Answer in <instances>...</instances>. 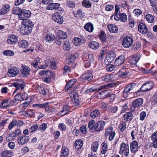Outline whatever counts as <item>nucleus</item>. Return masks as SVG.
Instances as JSON below:
<instances>
[{
    "label": "nucleus",
    "mask_w": 157,
    "mask_h": 157,
    "mask_svg": "<svg viewBox=\"0 0 157 157\" xmlns=\"http://www.w3.org/2000/svg\"><path fill=\"white\" fill-rule=\"evenodd\" d=\"M33 25V22L29 20L23 21L21 26L19 27L20 32L22 35H28L31 32Z\"/></svg>",
    "instance_id": "nucleus-1"
},
{
    "label": "nucleus",
    "mask_w": 157,
    "mask_h": 157,
    "mask_svg": "<svg viewBox=\"0 0 157 157\" xmlns=\"http://www.w3.org/2000/svg\"><path fill=\"white\" fill-rule=\"evenodd\" d=\"M137 88V86L136 83H130L126 85L124 90V93L128 94V93H134L136 91Z\"/></svg>",
    "instance_id": "nucleus-2"
},
{
    "label": "nucleus",
    "mask_w": 157,
    "mask_h": 157,
    "mask_svg": "<svg viewBox=\"0 0 157 157\" xmlns=\"http://www.w3.org/2000/svg\"><path fill=\"white\" fill-rule=\"evenodd\" d=\"M86 56L83 58L85 63V66L87 68L90 66L91 63L94 61L93 55L92 54H86Z\"/></svg>",
    "instance_id": "nucleus-3"
},
{
    "label": "nucleus",
    "mask_w": 157,
    "mask_h": 157,
    "mask_svg": "<svg viewBox=\"0 0 157 157\" xmlns=\"http://www.w3.org/2000/svg\"><path fill=\"white\" fill-rule=\"evenodd\" d=\"M129 147L128 144L122 143L120 146L119 153L125 156H128L129 153Z\"/></svg>",
    "instance_id": "nucleus-4"
},
{
    "label": "nucleus",
    "mask_w": 157,
    "mask_h": 157,
    "mask_svg": "<svg viewBox=\"0 0 157 157\" xmlns=\"http://www.w3.org/2000/svg\"><path fill=\"white\" fill-rule=\"evenodd\" d=\"M133 42L132 38L130 36H126L124 38L122 42V45L123 47L127 48H129Z\"/></svg>",
    "instance_id": "nucleus-5"
},
{
    "label": "nucleus",
    "mask_w": 157,
    "mask_h": 157,
    "mask_svg": "<svg viewBox=\"0 0 157 157\" xmlns=\"http://www.w3.org/2000/svg\"><path fill=\"white\" fill-rule=\"evenodd\" d=\"M153 85L154 84L152 81H147L142 85L140 90L141 91L149 90L152 89Z\"/></svg>",
    "instance_id": "nucleus-6"
},
{
    "label": "nucleus",
    "mask_w": 157,
    "mask_h": 157,
    "mask_svg": "<svg viewBox=\"0 0 157 157\" xmlns=\"http://www.w3.org/2000/svg\"><path fill=\"white\" fill-rule=\"evenodd\" d=\"M31 14V12L29 10H22L21 11L18 18L19 19L21 20H26L30 17Z\"/></svg>",
    "instance_id": "nucleus-7"
},
{
    "label": "nucleus",
    "mask_w": 157,
    "mask_h": 157,
    "mask_svg": "<svg viewBox=\"0 0 157 157\" xmlns=\"http://www.w3.org/2000/svg\"><path fill=\"white\" fill-rule=\"evenodd\" d=\"M30 71V69L26 66H22L20 68L21 75L24 77H28L29 75Z\"/></svg>",
    "instance_id": "nucleus-8"
},
{
    "label": "nucleus",
    "mask_w": 157,
    "mask_h": 157,
    "mask_svg": "<svg viewBox=\"0 0 157 157\" xmlns=\"http://www.w3.org/2000/svg\"><path fill=\"white\" fill-rule=\"evenodd\" d=\"M82 80L85 82H90L93 78V75L91 72H88L82 74L81 77Z\"/></svg>",
    "instance_id": "nucleus-9"
},
{
    "label": "nucleus",
    "mask_w": 157,
    "mask_h": 157,
    "mask_svg": "<svg viewBox=\"0 0 157 157\" xmlns=\"http://www.w3.org/2000/svg\"><path fill=\"white\" fill-rule=\"evenodd\" d=\"M105 125V122L104 121H100L95 124L94 129L96 131H101L103 129Z\"/></svg>",
    "instance_id": "nucleus-10"
},
{
    "label": "nucleus",
    "mask_w": 157,
    "mask_h": 157,
    "mask_svg": "<svg viewBox=\"0 0 157 157\" xmlns=\"http://www.w3.org/2000/svg\"><path fill=\"white\" fill-rule=\"evenodd\" d=\"M19 72V68L14 67L9 69L8 71V75L10 77H14L17 75Z\"/></svg>",
    "instance_id": "nucleus-11"
},
{
    "label": "nucleus",
    "mask_w": 157,
    "mask_h": 157,
    "mask_svg": "<svg viewBox=\"0 0 157 157\" xmlns=\"http://www.w3.org/2000/svg\"><path fill=\"white\" fill-rule=\"evenodd\" d=\"M105 134L106 136H109V140L112 141L113 139L115 136V132L113 131V128L109 127L105 131Z\"/></svg>",
    "instance_id": "nucleus-12"
},
{
    "label": "nucleus",
    "mask_w": 157,
    "mask_h": 157,
    "mask_svg": "<svg viewBox=\"0 0 157 157\" xmlns=\"http://www.w3.org/2000/svg\"><path fill=\"white\" fill-rule=\"evenodd\" d=\"M25 85V83L23 81H20L18 82H14L13 86L16 87V90L14 93L15 92L19 90H22L24 89Z\"/></svg>",
    "instance_id": "nucleus-13"
},
{
    "label": "nucleus",
    "mask_w": 157,
    "mask_h": 157,
    "mask_svg": "<svg viewBox=\"0 0 157 157\" xmlns=\"http://www.w3.org/2000/svg\"><path fill=\"white\" fill-rule=\"evenodd\" d=\"M18 40V37L15 35H11L8 37L7 42L9 44H15Z\"/></svg>",
    "instance_id": "nucleus-14"
},
{
    "label": "nucleus",
    "mask_w": 157,
    "mask_h": 157,
    "mask_svg": "<svg viewBox=\"0 0 157 157\" xmlns=\"http://www.w3.org/2000/svg\"><path fill=\"white\" fill-rule=\"evenodd\" d=\"M138 29L139 31L143 34H146L147 32L146 26L143 23H140L138 26Z\"/></svg>",
    "instance_id": "nucleus-15"
},
{
    "label": "nucleus",
    "mask_w": 157,
    "mask_h": 157,
    "mask_svg": "<svg viewBox=\"0 0 157 157\" xmlns=\"http://www.w3.org/2000/svg\"><path fill=\"white\" fill-rule=\"evenodd\" d=\"M22 122L21 121L13 120L10 123L8 126V129L10 130L17 125V127L20 126L22 125Z\"/></svg>",
    "instance_id": "nucleus-16"
},
{
    "label": "nucleus",
    "mask_w": 157,
    "mask_h": 157,
    "mask_svg": "<svg viewBox=\"0 0 157 157\" xmlns=\"http://www.w3.org/2000/svg\"><path fill=\"white\" fill-rule=\"evenodd\" d=\"M29 140V138L28 136H23L18 138L17 141L20 144H23L27 143Z\"/></svg>",
    "instance_id": "nucleus-17"
},
{
    "label": "nucleus",
    "mask_w": 157,
    "mask_h": 157,
    "mask_svg": "<svg viewBox=\"0 0 157 157\" xmlns=\"http://www.w3.org/2000/svg\"><path fill=\"white\" fill-rule=\"evenodd\" d=\"M125 60V57L124 55H122L117 58L115 61L116 66H118L121 65L123 63Z\"/></svg>",
    "instance_id": "nucleus-18"
},
{
    "label": "nucleus",
    "mask_w": 157,
    "mask_h": 157,
    "mask_svg": "<svg viewBox=\"0 0 157 157\" xmlns=\"http://www.w3.org/2000/svg\"><path fill=\"white\" fill-rule=\"evenodd\" d=\"M10 8V6L8 4H5L2 6L0 10V15H3L8 12Z\"/></svg>",
    "instance_id": "nucleus-19"
},
{
    "label": "nucleus",
    "mask_w": 157,
    "mask_h": 157,
    "mask_svg": "<svg viewBox=\"0 0 157 157\" xmlns=\"http://www.w3.org/2000/svg\"><path fill=\"white\" fill-rule=\"evenodd\" d=\"M52 19L54 21L60 24H62L63 21L62 17L58 13H56L53 16Z\"/></svg>",
    "instance_id": "nucleus-20"
},
{
    "label": "nucleus",
    "mask_w": 157,
    "mask_h": 157,
    "mask_svg": "<svg viewBox=\"0 0 157 157\" xmlns=\"http://www.w3.org/2000/svg\"><path fill=\"white\" fill-rule=\"evenodd\" d=\"M110 94V92L107 90H105L100 92L97 94L98 97L101 98H104L105 97H109Z\"/></svg>",
    "instance_id": "nucleus-21"
},
{
    "label": "nucleus",
    "mask_w": 157,
    "mask_h": 157,
    "mask_svg": "<svg viewBox=\"0 0 157 157\" xmlns=\"http://www.w3.org/2000/svg\"><path fill=\"white\" fill-rule=\"evenodd\" d=\"M114 54H108L105 60V62L107 64L112 63L114 59Z\"/></svg>",
    "instance_id": "nucleus-22"
},
{
    "label": "nucleus",
    "mask_w": 157,
    "mask_h": 157,
    "mask_svg": "<svg viewBox=\"0 0 157 157\" xmlns=\"http://www.w3.org/2000/svg\"><path fill=\"white\" fill-rule=\"evenodd\" d=\"M138 143L136 141H132L130 144V148L132 152H136L138 150Z\"/></svg>",
    "instance_id": "nucleus-23"
},
{
    "label": "nucleus",
    "mask_w": 157,
    "mask_h": 157,
    "mask_svg": "<svg viewBox=\"0 0 157 157\" xmlns=\"http://www.w3.org/2000/svg\"><path fill=\"white\" fill-rule=\"evenodd\" d=\"M143 102L142 98H138L132 102V106L134 108L138 107L142 105Z\"/></svg>",
    "instance_id": "nucleus-24"
},
{
    "label": "nucleus",
    "mask_w": 157,
    "mask_h": 157,
    "mask_svg": "<svg viewBox=\"0 0 157 157\" xmlns=\"http://www.w3.org/2000/svg\"><path fill=\"white\" fill-rule=\"evenodd\" d=\"M69 153L68 148L66 147H63L61 151L60 157H67Z\"/></svg>",
    "instance_id": "nucleus-25"
},
{
    "label": "nucleus",
    "mask_w": 157,
    "mask_h": 157,
    "mask_svg": "<svg viewBox=\"0 0 157 157\" xmlns=\"http://www.w3.org/2000/svg\"><path fill=\"white\" fill-rule=\"evenodd\" d=\"M108 29L109 31L113 33H117L118 32L117 26L114 25L109 24L108 25Z\"/></svg>",
    "instance_id": "nucleus-26"
},
{
    "label": "nucleus",
    "mask_w": 157,
    "mask_h": 157,
    "mask_svg": "<svg viewBox=\"0 0 157 157\" xmlns=\"http://www.w3.org/2000/svg\"><path fill=\"white\" fill-rule=\"evenodd\" d=\"M77 80L76 79H73L70 80L67 82L65 87V89L66 90L71 87L76 82Z\"/></svg>",
    "instance_id": "nucleus-27"
},
{
    "label": "nucleus",
    "mask_w": 157,
    "mask_h": 157,
    "mask_svg": "<svg viewBox=\"0 0 157 157\" xmlns=\"http://www.w3.org/2000/svg\"><path fill=\"white\" fill-rule=\"evenodd\" d=\"M133 118V114L131 112H127L124 115V119L127 121H130Z\"/></svg>",
    "instance_id": "nucleus-28"
},
{
    "label": "nucleus",
    "mask_w": 157,
    "mask_h": 157,
    "mask_svg": "<svg viewBox=\"0 0 157 157\" xmlns=\"http://www.w3.org/2000/svg\"><path fill=\"white\" fill-rule=\"evenodd\" d=\"M60 4L58 3H50L47 7V9L52 10L54 9H57L59 7Z\"/></svg>",
    "instance_id": "nucleus-29"
},
{
    "label": "nucleus",
    "mask_w": 157,
    "mask_h": 157,
    "mask_svg": "<svg viewBox=\"0 0 157 157\" xmlns=\"http://www.w3.org/2000/svg\"><path fill=\"white\" fill-rule=\"evenodd\" d=\"M100 114L99 110L96 109L91 112L90 114V116L92 118H94L99 116Z\"/></svg>",
    "instance_id": "nucleus-30"
},
{
    "label": "nucleus",
    "mask_w": 157,
    "mask_h": 157,
    "mask_svg": "<svg viewBox=\"0 0 157 157\" xmlns=\"http://www.w3.org/2000/svg\"><path fill=\"white\" fill-rule=\"evenodd\" d=\"M89 47L94 49H98L99 47V44L98 42L94 41H91L89 45Z\"/></svg>",
    "instance_id": "nucleus-31"
},
{
    "label": "nucleus",
    "mask_w": 157,
    "mask_h": 157,
    "mask_svg": "<svg viewBox=\"0 0 157 157\" xmlns=\"http://www.w3.org/2000/svg\"><path fill=\"white\" fill-rule=\"evenodd\" d=\"M38 89L39 93L44 95H46L49 92V90L48 89H44L42 86H39L38 87Z\"/></svg>",
    "instance_id": "nucleus-32"
},
{
    "label": "nucleus",
    "mask_w": 157,
    "mask_h": 157,
    "mask_svg": "<svg viewBox=\"0 0 157 157\" xmlns=\"http://www.w3.org/2000/svg\"><path fill=\"white\" fill-rule=\"evenodd\" d=\"M83 145V142L81 140H79L76 141L74 144V145L75 148L78 149H80Z\"/></svg>",
    "instance_id": "nucleus-33"
},
{
    "label": "nucleus",
    "mask_w": 157,
    "mask_h": 157,
    "mask_svg": "<svg viewBox=\"0 0 157 157\" xmlns=\"http://www.w3.org/2000/svg\"><path fill=\"white\" fill-rule=\"evenodd\" d=\"M18 46L21 48H27L28 46V42L25 40H21L18 42Z\"/></svg>",
    "instance_id": "nucleus-34"
},
{
    "label": "nucleus",
    "mask_w": 157,
    "mask_h": 157,
    "mask_svg": "<svg viewBox=\"0 0 157 157\" xmlns=\"http://www.w3.org/2000/svg\"><path fill=\"white\" fill-rule=\"evenodd\" d=\"M58 36L60 39H64L67 38V35L66 32L59 30L58 33Z\"/></svg>",
    "instance_id": "nucleus-35"
},
{
    "label": "nucleus",
    "mask_w": 157,
    "mask_h": 157,
    "mask_svg": "<svg viewBox=\"0 0 157 157\" xmlns=\"http://www.w3.org/2000/svg\"><path fill=\"white\" fill-rule=\"evenodd\" d=\"M84 28L87 31L89 32H92L94 29L93 25L90 23H88L85 25Z\"/></svg>",
    "instance_id": "nucleus-36"
},
{
    "label": "nucleus",
    "mask_w": 157,
    "mask_h": 157,
    "mask_svg": "<svg viewBox=\"0 0 157 157\" xmlns=\"http://www.w3.org/2000/svg\"><path fill=\"white\" fill-rule=\"evenodd\" d=\"M70 110L69 107L67 105H65L63 108V110L61 111V113H62L61 116H64L68 113V112Z\"/></svg>",
    "instance_id": "nucleus-37"
},
{
    "label": "nucleus",
    "mask_w": 157,
    "mask_h": 157,
    "mask_svg": "<svg viewBox=\"0 0 157 157\" xmlns=\"http://www.w3.org/2000/svg\"><path fill=\"white\" fill-rule=\"evenodd\" d=\"M13 155V152L12 151L6 150L3 152L1 156L2 157H11Z\"/></svg>",
    "instance_id": "nucleus-38"
},
{
    "label": "nucleus",
    "mask_w": 157,
    "mask_h": 157,
    "mask_svg": "<svg viewBox=\"0 0 157 157\" xmlns=\"http://www.w3.org/2000/svg\"><path fill=\"white\" fill-rule=\"evenodd\" d=\"M55 39L54 35L51 34H48L47 35L46 37V40L47 42L50 43L52 42Z\"/></svg>",
    "instance_id": "nucleus-39"
},
{
    "label": "nucleus",
    "mask_w": 157,
    "mask_h": 157,
    "mask_svg": "<svg viewBox=\"0 0 157 157\" xmlns=\"http://www.w3.org/2000/svg\"><path fill=\"white\" fill-rule=\"evenodd\" d=\"M99 146V143L98 141L95 142L91 144V148L92 150L95 152L97 150Z\"/></svg>",
    "instance_id": "nucleus-40"
},
{
    "label": "nucleus",
    "mask_w": 157,
    "mask_h": 157,
    "mask_svg": "<svg viewBox=\"0 0 157 157\" xmlns=\"http://www.w3.org/2000/svg\"><path fill=\"white\" fill-rule=\"evenodd\" d=\"M49 104V102H46L42 104H37L33 105L34 107L40 108H44L47 106Z\"/></svg>",
    "instance_id": "nucleus-41"
},
{
    "label": "nucleus",
    "mask_w": 157,
    "mask_h": 157,
    "mask_svg": "<svg viewBox=\"0 0 157 157\" xmlns=\"http://www.w3.org/2000/svg\"><path fill=\"white\" fill-rule=\"evenodd\" d=\"M99 38L102 43H105V44H107V40L106 34L104 32H101V35L99 36Z\"/></svg>",
    "instance_id": "nucleus-42"
},
{
    "label": "nucleus",
    "mask_w": 157,
    "mask_h": 157,
    "mask_svg": "<svg viewBox=\"0 0 157 157\" xmlns=\"http://www.w3.org/2000/svg\"><path fill=\"white\" fill-rule=\"evenodd\" d=\"M47 127V124L46 123H42L39 126L38 130L41 132H43L45 131Z\"/></svg>",
    "instance_id": "nucleus-43"
},
{
    "label": "nucleus",
    "mask_w": 157,
    "mask_h": 157,
    "mask_svg": "<svg viewBox=\"0 0 157 157\" xmlns=\"http://www.w3.org/2000/svg\"><path fill=\"white\" fill-rule=\"evenodd\" d=\"M101 146V151L102 154H104L106 153L108 148L107 144L106 143L103 142Z\"/></svg>",
    "instance_id": "nucleus-44"
},
{
    "label": "nucleus",
    "mask_w": 157,
    "mask_h": 157,
    "mask_svg": "<svg viewBox=\"0 0 157 157\" xmlns=\"http://www.w3.org/2000/svg\"><path fill=\"white\" fill-rule=\"evenodd\" d=\"M82 5L86 8H90L91 6V3L89 0H84L82 2Z\"/></svg>",
    "instance_id": "nucleus-45"
},
{
    "label": "nucleus",
    "mask_w": 157,
    "mask_h": 157,
    "mask_svg": "<svg viewBox=\"0 0 157 157\" xmlns=\"http://www.w3.org/2000/svg\"><path fill=\"white\" fill-rule=\"evenodd\" d=\"M141 46V43L140 41H137L136 44H134L132 47V50L134 51L138 50L140 48Z\"/></svg>",
    "instance_id": "nucleus-46"
},
{
    "label": "nucleus",
    "mask_w": 157,
    "mask_h": 157,
    "mask_svg": "<svg viewBox=\"0 0 157 157\" xmlns=\"http://www.w3.org/2000/svg\"><path fill=\"white\" fill-rule=\"evenodd\" d=\"M52 72L50 71L42 70L39 72V74L41 76L45 75L47 76H51L52 75Z\"/></svg>",
    "instance_id": "nucleus-47"
},
{
    "label": "nucleus",
    "mask_w": 157,
    "mask_h": 157,
    "mask_svg": "<svg viewBox=\"0 0 157 157\" xmlns=\"http://www.w3.org/2000/svg\"><path fill=\"white\" fill-rule=\"evenodd\" d=\"M146 19L149 22L151 23L154 21V18L153 16L151 14H147L146 16Z\"/></svg>",
    "instance_id": "nucleus-48"
},
{
    "label": "nucleus",
    "mask_w": 157,
    "mask_h": 157,
    "mask_svg": "<svg viewBox=\"0 0 157 157\" xmlns=\"http://www.w3.org/2000/svg\"><path fill=\"white\" fill-rule=\"evenodd\" d=\"M82 40L80 38L76 37L73 40L74 44L76 46L80 45L82 43Z\"/></svg>",
    "instance_id": "nucleus-49"
},
{
    "label": "nucleus",
    "mask_w": 157,
    "mask_h": 157,
    "mask_svg": "<svg viewBox=\"0 0 157 157\" xmlns=\"http://www.w3.org/2000/svg\"><path fill=\"white\" fill-rule=\"evenodd\" d=\"M3 54L7 56H12L14 55V52L10 50H6L3 52Z\"/></svg>",
    "instance_id": "nucleus-50"
},
{
    "label": "nucleus",
    "mask_w": 157,
    "mask_h": 157,
    "mask_svg": "<svg viewBox=\"0 0 157 157\" xmlns=\"http://www.w3.org/2000/svg\"><path fill=\"white\" fill-rule=\"evenodd\" d=\"M29 104V103L28 102H25L24 103L21 104L19 106V108L21 109V111H23L28 106Z\"/></svg>",
    "instance_id": "nucleus-51"
},
{
    "label": "nucleus",
    "mask_w": 157,
    "mask_h": 157,
    "mask_svg": "<svg viewBox=\"0 0 157 157\" xmlns=\"http://www.w3.org/2000/svg\"><path fill=\"white\" fill-rule=\"evenodd\" d=\"M120 20L123 22H125L127 20V17L125 13H121L119 15Z\"/></svg>",
    "instance_id": "nucleus-52"
},
{
    "label": "nucleus",
    "mask_w": 157,
    "mask_h": 157,
    "mask_svg": "<svg viewBox=\"0 0 157 157\" xmlns=\"http://www.w3.org/2000/svg\"><path fill=\"white\" fill-rule=\"evenodd\" d=\"M70 44L68 41H66L64 42L63 44V49L66 51H68L70 48Z\"/></svg>",
    "instance_id": "nucleus-53"
},
{
    "label": "nucleus",
    "mask_w": 157,
    "mask_h": 157,
    "mask_svg": "<svg viewBox=\"0 0 157 157\" xmlns=\"http://www.w3.org/2000/svg\"><path fill=\"white\" fill-rule=\"evenodd\" d=\"M39 126L37 124H35L32 125L29 129V132L32 133L38 129Z\"/></svg>",
    "instance_id": "nucleus-54"
},
{
    "label": "nucleus",
    "mask_w": 157,
    "mask_h": 157,
    "mask_svg": "<svg viewBox=\"0 0 157 157\" xmlns=\"http://www.w3.org/2000/svg\"><path fill=\"white\" fill-rule=\"evenodd\" d=\"M140 59L139 56L135 55L132 58V64L135 65Z\"/></svg>",
    "instance_id": "nucleus-55"
},
{
    "label": "nucleus",
    "mask_w": 157,
    "mask_h": 157,
    "mask_svg": "<svg viewBox=\"0 0 157 157\" xmlns=\"http://www.w3.org/2000/svg\"><path fill=\"white\" fill-rule=\"evenodd\" d=\"M21 11L20 8L18 7H16L13 9V13L15 14L18 15L19 17Z\"/></svg>",
    "instance_id": "nucleus-56"
},
{
    "label": "nucleus",
    "mask_w": 157,
    "mask_h": 157,
    "mask_svg": "<svg viewBox=\"0 0 157 157\" xmlns=\"http://www.w3.org/2000/svg\"><path fill=\"white\" fill-rule=\"evenodd\" d=\"M74 15L75 17H78L79 16L83 17L84 16V14L81 10H78V11H75L74 12Z\"/></svg>",
    "instance_id": "nucleus-57"
},
{
    "label": "nucleus",
    "mask_w": 157,
    "mask_h": 157,
    "mask_svg": "<svg viewBox=\"0 0 157 157\" xmlns=\"http://www.w3.org/2000/svg\"><path fill=\"white\" fill-rule=\"evenodd\" d=\"M126 124L125 122L122 121L119 125L120 130L122 132L124 131L126 128Z\"/></svg>",
    "instance_id": "nucleus-58"
},
{
    "label": "nucleus",
    "mask_w": 157,
    "mask_h": 157,
    "mask_svg": "<svg viewBox=\"0 0 157 157\" xmlns=\"http://www.w3.org/2000/svg\"><path fill=\"white\" fill-rule=\"evenodd\" d=\"M9 103L8 100H3L0 105V107L3 108H7L9 106Z\"/></svg>",
    "instance_id": "nucleus-59"
},
{
    "label": "nucleus",
    "mask_w": 157,
    "mask_h": 157,
    "mask_svg": "<svg viewBox=\"0 0 157 157\" xmlns=\"http://www.w3.org/2000/svg\"><path fill=\"white\" fill-rule=\"evenodd\" d=\"M95 123V122L93 120H91L90 121L88 124V127L90 130H93L94 128V124Z\"/></svg>",
    "instance_id": "nucleus-60"
},
{
    "label": "nucleus",
    "mask_w": 157,
    "mask_h": 157,
    "mask_svg": "<svg viewBox=\"0 0 157 157\" xmlns=\"http://www.w3.org/2000/svg\"><path fill=\"white\" fill-rule=\"evenodd\" d=\"M111 75H110L104 76L102 77V80L106 82H109L111 80Z\"/></svg>",
    "instance_id": "nucleus-61"
},
{
    "label": "nucleus",
    "mask_w": 157,
    "mask_h": 157,
    "mask_svg": "<svg viewBox=\"0 0 157 157\" xmlns=\"http://www.w3.org/2000/svg\"><path fill=\"white\" fill-rule=\"evenodd\" d=\"M21 131L20 130L17 129L15 130L14 132L11 133V135L13 137H15L18 136L21 133Z\"/></svg>",
    "instance_id": "nucleus-62"
},
{
    "label": "nucleus",
    "mask_w": 157,
    "mask_h": 157,
    "mask_svg": "<svg viewBox=\"0 0 157 157\" xmlns=\"http://www.w3.org/2000/svg\"><path fill=\"white\" fill-rule=\"evenodd\" d=\"M118 75L121 77H125L128 74L127 72H123L121 71H119L117 73Z\"/></svg>",
    "instance_id": "nucleus-63"
},
{
    "label": "nucleus",
    "mask_w": 157,
    "mask_h": 157,
    "mask_svg": "<svg viewBox=\"0 0 157 157\" xmlns=\"http://www.w3.org/2000/svg\"><path fill=\"white\" fill-rule=\"evenodd\" d=\"M117 107L116 106H114L110 107L109 110L110 112H111L113 113H115L117 111Z\"/></svg>",
    "instance_id": "nucleus-64"
}]
</instances>
